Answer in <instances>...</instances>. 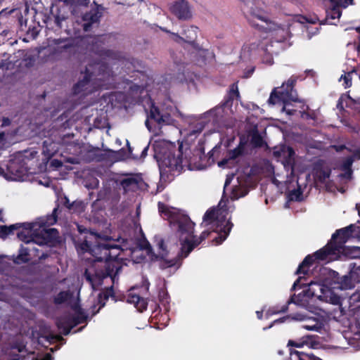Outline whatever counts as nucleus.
<instances>
[{
  "label": "nucleus",
  "mask_w": 360,
  "mask_h": 360,
  "mask_svg": "<svg viewBox=\"0 0 360 360\" xmlns=\"http://www.w3.org/2000/svg\"><path fill=\"white\" fill-rule=\"evenodd\" d=\"M30 260L29 249L21 245L18 255L13 259V262L17 264H22Z\"/></svg>",
  "instance_id": "25"
},
{
  "label": "nucleus",
  "mask_w": 360,
  "mask_h": 360,
  "mask_svg": "<svg viewBox=\"0 0 360 360\" xmlns=\"http://www.w3.org/2000/svg\"><path fill=\"white\" fill-rule=\"evenodd\" d=\"M115 283L112 282V285L106 288L104 290L101 292L98 295V302L100 304L98 310L93 313V315L97 314L99 310L105 305L106 301L109 299V297L114 298L115 297V294L114 292L113 285Z\"/></svg>",
  "instance_id": "19"
},
{
  "label": "nucleus",
  "mask_w": 360,
  "mask_h": 360,
  "mask_svg": "<svg viewBox=\"0 0 360 360\" xmlns=\"http://www.w3.org/2000/svg\"><path fill=\"white\" fill-rule=\"evenodd\" d=\"M72 297V293L70 290L60 291L54 297V303L56 304H61L70 300Z\"/></svg>",
  "instance_id": "32"
},
{
  "label": "nucleus",
  "mask_w": 360,
  "mask_h": 360,
  "mask_svg": "<svg viewBox=\"0 0 360 360\" xmlns=\"http://www.w3.org/2000/svg\"><path fill=\"white\" fill-rule=\"evenodd\" d=\"M76 314L73 316H68L73 328L77 326L79 324L84 323L87 319L88 316L85 314L83 309L78 307L75 309Z\"/></svg>",
  "instance_id": "24"
},
{
  "label": "nucleus",
  "mask_w": 360,
  "mask_h": 360,
  "mask_svg": "<svg viewBox=\"0 0 360 360\" xmlns=\"http://www.w3.org/2000/svg\"><path fill=\"white\" fill-rule=\"evenodd\" d=\"M229 160H231V159H229L228 157H226V158L223 159L221 161L219 162L218 165L219 167H224Z\"/></svg>",
  "instance_id": "62"
},
{
  "label": "nucleus",
  "mask_w": 360,
  "mask_h": 360,
  "mask_svg": "<svg viewBox=\"0 0 360 360\" xmlns=\"http://www.w3.org/2000/svg\"><path fill=\"white\" fill-rule=\"evenodd\" d=\"M345 173L344 174H341L340 176L342 178H345V179H351L352 177V169L351 171H344Z\"/></svg>",
  "instance_id": "59"
},
{
  "label": "nucleus",
  "mask_w": 360,
  "mask_h": 360,
  "mask_svg": "<svg viewBox=\"0 0 360 360\" xmlns=\"http://www.w3.org/2000/svg\"><path fill=\"white\" fill-rule=\"evenodd\" d=\"M149 117L159 124H169L172 120L169 113L160 110L153 103L150 106Z\"/></svg>",
  "instance_id": "14"
},
{
  "label": "nucleus",
  "mask_w": 360,
  "mask_h": 360,
  "mask_svg": "<svg viewBox=\"0 0 360 360\" xmlns=\"http://www.w3.org/2000/svg\"><path fill=\"white\" fill-rule=\"evenodd\" d=\"M355 158L360 160V148L356 150L354 153Z\"/></svg>",
  "instance_id": "64"
},
{
  "label": "nucleus",
  "mask_w": 360,
  "mask_h": 360,
  "mask_svg": "<svg viewBox=\"0 0 360 360\" xmlns=\"http://www.w3.org/2000/svg\"><path fill=\"white\" fill-rule=\"evenodd\" d=\"M302 25H303V28L308 33L309 38H311L314 34H316L317 32L319 31V29L317 27H316V31L311 33V32L309 31V29H310L309 25L310 24H302Z\"/></svg>",
  "instance_id": "55"
},
{
  "label": "nucleus",
  "mask_w": 360,
  "mask_h": 360,
  "mask_svg": "<svg viewBox=\"0 0 360 360\" xmlns=\"http://www.w3.org/2000/svg\"><path fill=\"white\" fill-rule=\"evenodd\" d=\"M239 97L240 93L238 89V85L236 83H233L231 85L229 94L227 96L224 98L225 101L224 105H226L229 104V103L231 102L234 99V98H238Z\"/></svg>",
  "instance_id": "29"
},
{
  "label": "nucleus",
  "mask_w": 360,
  "mask_h": 360,
  "mask_svg": "<svg viewBox=\"0 0 360 360\" xmlns=\"http://www.w3.org/2000/svg\"><path fill=\"white\" fill-rule=\"evenodd\" d=\"M290 303H295L294 300V296H292L289 301L287 302L285 304L282 306L281 308L278 307H274L272 309H269V311H271V314H278L280 312H285L288 309V304Z\"/></svg>",
  "instance_id": "38"
},
{
  "label": "nucleus",
  "mask_w": 360,
  "mask_h": 360,
  "mask_svg": "<svg viewBox=\"0 0 360 360\" xmlns=\"http://www.w3.org/2000/svg\"><path fill=\"white\" fill-rule=\"evenodd\" d=\"M1 17H13L18 19V22H27V20H23V16L22 15L21 11L19 8H12L10 10H8L7 8H4L0 11V18Z\"/></svg>",
  "instance_id": "23"
},
{
  "label": "nucleus",
  "mask_w": 360,
  "mask_h": 360,
  "mask_svg": "<svg viewBox=\"0 0 360 360\" xmlns=\"http://www.w3.org/2000/svg\"><path fill=\"white\" fill-rule=\"evenodd\" d=\"M246 144H247V141L244 139L240 138L239 143H238V146L236 147V148L238 149V150L243 154Z\"/></svg>",
  "instance_id": "52"
},
{
  "label": "nucleus",
  "mask_w": 360,
  "mask_h": 360,
  "mask_svg": "<svg viewBox=\"0 0 360 360\" xmlns=\"http://www.w3.org/2000/svg\"><path fill=\"white\" fill-rule=\"evenodd\" d=\"M295 22H308V23H310V22H315L313 21V20H309L307 19L304 16H299V17H297L295 20Z\"/></svg>",
  "instance_id": "57"
},
{
  "label": "nucleus",
  "mask_w": 360,
  "mask_h": 360,
  "mask_svg": "<svg viewBox=\"0 0 360 360\" xmlns=\"http://www.w3.org/2000/svg\"><path fill=\"white\" fill-rule=\"evenodd\" d=\"M356 226L354 224H350L345 228L336 230L332 235L330 242L333 245L338 249L341 254H344L349 257V249L352 247L345 246V243L350 238L354 236Z\"/></svg>",
  "instance_id": "8"
},
{
  "label": "nucleus",
  "mask_w": 360,
  "mask_h": 360,
  "mask_svg": "<svg viewBox=\"0 0 360 360\" xmlns=\"http://www.w3.org/2000/svg\"><path fill=\"white\" fill-rule=\"evenodd\" d=\"M297 79V77L292 75L286 82L283 83L282 87L283 89L282 91H277L275 88L271 91L268 99L269 104L274 105L275 104L282 101L284 104L283 110H285V106L288 104L289 101L300 103L301 101L298 98L297 91L294 89Z\"/></svg>",
  "instance_id": "6"
},
{
  "label": "nucleus",
  "mask_w": 360,
  "mask_h": 360,
  "mask_svg": "<svg viewBox=\"0 0 360 360\" xmlns=\"http://www.w3.org/2000/svg\"><path fill=\"white\" fill-rule=\"evenodd\" d=\"M122 188L127 191L129 190L131 187L135 186L138 184V181L134 177H127L123 179L120 182Z\"/></svg>",
  "instance_id": "33"
},
{
  "label": "nucleus",
  "mask_w": 360,
  "mask_h": 360,
  "mask_svg": "<svg viewBox=\"0 0 360 360\" xmlns=\"http://www.w3.org/2000/svg\"><path fill=\"white\" fill-rule=\"evenodd\" d=\"M352 275L354 282L360 283V266H358L352 270Z\"/></svg>",
  "instance_id": "48"
},
{
  "label": "nucleus",
  "mask_w": 360,
  "mask_h": 360,
  "mask_svg": "<svg viewBox=\"0 0 360 360\" xmlns=\"http://www.w3.org/2000/svg\"><path fill=\"white\" fill-rule=\"evenodd\" d=\"M78 25H80V24H77ZM94 24H81V25H82L83 27V29H84V32H89L90 31L92 25Z\"/></svg>",
  "instance_id": "61"
},
{
  "label": "nucleus",
  "mask_w": 360,
  "mask_h": 360,
  "mask_svg": "<svg viewBox=\"0 0 360 360\" xmlns=\"http://www.w3.org/2000/svg\"><path fill=\"white\" fill-rule=\"evenodd\" d=\"M22 225L17 223L9 226L6 225L0 226V238H6L8 235L12 234L15 230H19Z\"/></svg>",
  "instance_id": "28"
},
{
  "label": "nucleus",
  "mask_w": 360,
  "mask_h": 360,
  "mask_svg": "<svg viewBox=\"0 0 360 360\" xmlns=\"http://www.w3.org/2000/svg\"><path fill=\"white\" fill-rule=\"evenodd\" d=\"M349 250V257L360 258V247L353 246Z\"/></svg>",
  "instance_id": "47"
},
{
  "label": "nucleus",
  "mask_w": 360,
  "mask_h": 360,
  "mask_svg": "<svg viewBox=\"0 0 360 360\" xmlns=\"http://www.w3.org/2000/svg\"><path fill=\"white\" fill-rule=\"evenodd\" d=\"M112 77L113 72L108 63L98 62L94 64H89L85 68L83 78L73 86V92L75 94H87L91 91L89 88L94 77V79L105 81L108 80Z\"/></svg>",
  "instance_id": "4"
},
{
  "label": "nucleus",
  "mask_w": 360,
  "mask_h": 360,
  "mask_svg": "<svg viewBox=\"0 0 360 360\" xmlns=\"http://www.w3.org/2000/svg\"><path fill=\"white\" fill-rule=\"evenodd\" d=\"M105 12V8L102 4H98L95 1L90 3L89 8L84 16L85 22H99Z\"/></svg>",
  "instance_id": "11"
},
{
  "label": "nucleus",
  "mask_w": 360,
  "mask_h": 360,
  "mask_svg": "<svg viewBox=\"0 0 360 360\" xmlns=\"http://www.w3.org/2000/svg\"><path fill=\"white\" fill-rule=\"evenodd\" d=\"M246 144H247V141L244 139L240 138L239 143H238V146L236 147V148L238 149V150L243 154Z\"/></svg>",
  "instance_id": "51"
},
{
  "label": "nucleus",
  "mask_w": 360,
  "mask_h": 360,
  "mask_svg": "<svg viewBox=\"0 0 360 360\" xmlns=\"http://www.w3.org/2000/svg\"><path fill=\"white\" fill-rule=\"evenodd\" d=\"M56 326L64 335L70 334L71 330L73 328V326L68 316L61 317L56 320Z\"/></svg>",
  "instance_id": "21"
},
{
  "label": "nucleus",
  "mask_w": 360,
  "mask_h": 360,
  "mask_svg": "<svg viewBox=\"0 0 360 360\" xmlns=\"http://www.w3.org/2000/svg\"><path fill=\"white\" fill-rule=\"evenodd\" d=\"M242 155L243 153L240 152L238 149L235 148L233 150H229L227 151L226 157H228L229 159L233 160Z\"/></svg>",
  "instance_id": "43"
},
{
  "label": "nucleus",
  "mask_w": 360,
  "mask_h": 360,
  "mask_svg": "<svg viewBox=\"0 0 360 360\" xmlns=\"http://www.w3.org/2000/svg\"><path fill=\"white\" fill-rule=\"evenodd\" d=\"M342 78H343V79H344L345 88L351 86L352 80H351L350 75L349 74L347 75H342L340 79H342Z\"/></svg>",
  "instance_id": "54"
},
{
  "label": "nucleus",
  "mask_w": 360,
  "mask_h": 360,
  "mask_svg": "<svg viewBox=\"0 0 360 360\" xmlns=\"http://www.w3.org/2000/svg\"><path fill=\"white\" fill-rule=\"evenodd\" d=\"M57 212L58 208H54L52 214L47 216L46 219L41 223L40 233L38 234L41 236L43 243L50 245H56L60 242L59 232L56 229H46L45 227L46 225H53L56 223L58 219Z\"/></svg>",
  "instance_id": "7"
},
{
  "label": "nucleus",
  "mask_w": 360,
  "mask_h": 360,
  "mask_svg": "<svg viewBox=\"0 0 360 360\" xmlns=\"http://www.w3.org/2000/svg\"><path fill=\"white\" fill-rule=\"evenodd\" d=\"M11 349L13 350H16L18 353H22V352H26V346L22 342H17L15 343H14L12 347H11ZM19 354L20 358H23V356H25V355H22V354H16L14 355L13 356V359L14 358H18L17 355ZM13 359V358L11 359Z\"/></svg>",
  "instance_id": "37"
},
{
  "label": "nucleus",
  "mask_w": 360,
  "mask_h": 360,
  "mask_svg": "<svg viewBox=\"0 0 360 360\" xmlns=\"http://www.w3.org/2000/svg\"><path fill=\"white\" fill-rule=\"evenodd\" d=\"M127 302L130 304H133L140 312L145 311L148 307V302L145 298L133 292L129 293Z\"/></svg>",
  "instance_id": "18"
},
{
  "label": "nucleus",
  "mask_w": 360,
  "mask_h": 360,
  "mask_svg": "<svg viewBox=\"0 0 360 360\" xmlns=\"http://www.w3.org/2000/svg\"><path fill=\"white\" fill-rule=\"evenodd\" d=\"M302 328L307 330L318 331L320 326L317 323L314 325L304 324L302 325Z\"/></svg>",
  "instance_id": "50"
},
{
  "label": "nucleus",
  "mask_w": 360,
  "mask_h": 360,
  "mask_svg": "<svg viewBox=\"0 0 360 360\" xmlns=\"http://www.w3.org/2000/svg\"><path fill=\"white\" fill-rule=\"evenodd\" d=\"M340 7L332 4V8L326 11V17L325 20H320L319 22H326V20L330 18L332 20H335L336 18H339L342 15V11L340 10Z\"/></svg>",
  "instance_id": "27"
},
{
  "label": "nucleus",
  "mask_w": 360,
  "mask_h": 360,
  "mask_svg": "<svg viewBox=\"0 0 360 360\" xmlns=\"http://www.w3.org/2000/svg\"><path fill=\"white\" fill-rule=\"evenodd\" d=\"M354 283L355 282L354 281V278L352 275V271L350 272L349 276H344L342 278V281L340 282L342 288L345 289L352 288L354 286Z\"/></svg>",
  "instance_id": "34"
},
{
  "label": "nucleus",
  "mask_w": 360,
  "mask_h": 360,
  "mask_svg": "<svg viewBox=\"0 0 360 360\" xmlns=\"http://www.w3.org/2000/svg\"><path fill=\"white\" fill-rule=\"evenodd\" d=\"M89 5L90 0H72L68 6L72 15L84 20V16Z\"/></svg>",
  "instance_id": "13"
},
{
  "label": "nucleus",
  "mask_w": 360,
  "mask_h": 360,
  "mask_svg": "<svg viewBox=\"0 0 360 360\" xmlns=\"http://www.w3.org/2000/svg\"><path fill=\"white\" fill-rule=\"evenodd\" d=\"M203 222L212 224V231L218 234L213 239L216 245L221 244L226 239L233 226L230 219L226 220V214H219V210L214 207L206 211L203 216Z\"/></svg>",
  "instance_id": "5"
},
{
  "label": "nucleus",
  "mask_w": 360,
  "mask_h": 360,
  "mask_svg": "<svg viewBox=\"0 0 360 360\" xmlns=\"http://www.w3.org/2000/svg\"><path fill=\"white\" fill-rule=\"evenodd\" d=\"M63 204L69 210L74 209V205H75V203L70 202L67 197L64 198Z\"/></svg>",
  "instance_id": "56"
},
{
  "label": "nucleus",
  "mask_w": 360,
  "mask_h": 360,
  "mask_svg": "<svg viewBox=\"0 0 360 360\" xmlns=\"http://www.w3.org/2000/svg\"><path fill=\"white\" fill-rule=\"evenodd\" d=\"M188 150H183V143H181L177 147L171 144L155 151V157L158 163L162 181H172L175 176L181 173L184 167L190 165L186 155Z\"/></svg>",
  "instance_id": "3"
},
{
  "label": "nucleus",
  "mask_w": 360,
  "mask_h": 360,
  "mask_svg": "<svg viewBox=\"0 0 360 360\" xmlns=\"http://www.w3.org/2000/svg\"><path fill=\"white\" fill-rule=\"evenodd\" d=\"M330 169L318 168L315 169V178L321 183H324L330 176Z\"/></svg>",
  "instance_id": "30"
},
{
  "label": "nucleus",
  "mask_w": 360,
  "mask_h": 360,
  "mask_svg": "<svg viewBox=\"0 0 360 360\" xmlns=\"http://www.w3.org/2000/svg\"><path fill=\"white\" fill-rule=\"evenodd\" d=\"M350 300L354 304L355 307L360 309V292L354 293L351 296Z\"/></svg>",
  "instance_id": "46"
},
{
  "label": "nucleus",
  "mask_w": 360,
  "mask_h": 360,
  "mask_svg": "<svg viewBox=\"0 0 360 360\" xmlns=\"http://www.w3.org/2000/svg\"><path fill=\"white\" fill-rule=\"evenodd\" d=\"M51 13L55 17V22H61L67 19V14L63 13H61L60 8L53 7L51 8Z\"/></svg>",
  "instance_id": "36"
},
{
  "label": "nucleus",
  "mask_w": 360,
  "mask_h": 360,
  "mask_svg": "<svg viewBox=\"0 0 360 360\" xmlns=\"http://www.w3.org/2000/svg\"><path fill=\"white\" fill-rule=\"evenodd\" d=\"M256 29H257L261 32L266 34L265 36L261 35L260 37L263 39H266L270 37L271 39H275L278 41H281L285 39V37L284 35H281L278 39L276 38V36L278 34L279 32H283V30H282L278 24H272L274 27L266 28L263 25L259 24H253Z\"/></svg>",
  "instance_id": "15"
},
{
  "label": "nucleus",
  "mask_w": 360,
  "mask_h": 360,
  "mask_svg": "<svg viewBox=\"0 0 360 360\" xmlns=\"http://www.w3.org/2000/svg\"><path fill=\"white\" fill-rule=\"evenodd\" d=\"M282 153H283V156L288 160H290L293 158L295 155V151L291 147H285L283 146L279 150H274V155L276 157H281L282 156Z\"/></svg>",
  "instance_id": "31"
},
{
  "label": "nucleus",
  "mask_w": 360,
  "mask_h": 360,
  "mask_svg": "<svg viewBox=\"0 0 360 360\" xmlns=\"http://www.w3.org/2000/svg\"><path fill=\"white\" fill-rule=\"evenodd\" d=\"M6 170L13 179L20 178L27 172L24 164L17 160H9L6 165Z\"/></svg>",
  "instance_id": "16"
},
{
  "label": "nucleus",
  "mask_w": 360,
  "mask_h": 360,
  "mask_svg": "<svg viewBox=\"0 0 360 360\" xmlns=\"http://www.w3.org/2000/svg\"><path fill=\"white\" fill-rule=\"evenodd\" d=\"M354 162V158L352 156L346 158L341 165V169L342 171H351L352 166Z\"/></svg>",
  "instance_id": "39"
},
{
  "label": "nucleus",
  "mask_w": 360,
  "mask_h": 360,
  "mask_svg": "<svg viewBox=\"0 0 360 360\" xmlns=\"http://www.w3.org/2000/svg\"><path fill=\"white\" fill-rule=\"evenodd\" d=\"M356 32L359 34L357 39L359 40V43L356 46V50L358 53H360V27H356Z\"/></svg>",
  "instance_id": "58"
},
{
  "label": "nucleus",
  "mask_w": 360,
  "mask_h": 360,
  "mask_svg": "<svg viewBox=\"0 0 360 360\" xmlns=\"http://www.w3.org/2000/svg\"><path fill=\"white\" fill-rule=\"evenodd\" d=\"M148 150V146H146L143 149V150L141 152V158H144L147 155Z\"/></svg>",
  "instance_id": "63"
},
{
  "label": "nucleus",
  "mask_w": 360,
  "mask_h": 360,
  "mask_svg": "<svg viewBox=\"0 0 360 360\" xmlns=\"http://www.w3.org/2000/svg\"><path fill=\"white\" fill-rule=\"evenodd\" d=\"M157 246L158 248V254L162 257L167 256L168 254V252L167 250V246L165 244V241L163 239H160L157 243Z\"/></svg>",
  "instance_id": "41"
},
{
  "label": "nucleus",
  "mask_w": 360,
  "mask_h": 360,
  "mask_svg": "<svg viewBox=\"0 0 360 360\" xmlns=\"http://www.w3.org/2000/svg\"><path fill=\"white\" fill-rule=\"evenodd\" d=\"M315 262H316V260L314 259V254L308 255L304 257L303 261L298 266V268L295 272L296 274H307L309 267L311 266Z\"/></svg>",
  "instance_id": "22"
},
{
  "label": "nucleus",
  "mask_w": 360,
  "mask_h": 360,
  "mask_svg": "<svg viewBox=\"0 0 360 360\" xmlns=\"http://www.w3.org/2000/svg\"><path fill=\"white\" fill-rule=\"evenodd\" d=\"M302 195L300 189H293L290 193V198L291 200L300 201L301 200V195Z\"/></svg>",
  "instance_id": "44"
},
{
  "label": "nucleus",
  "mask_w": 360,
  "mask_h": 360,
  "mask_svg": "<svg viewBox=\"0 0 360 360\" xmlns=\"http://www.w3.org/2000/svg\"><path fill=\"white\" fill-rule=\"evenodd\" d=\"M51 165L55 167H60L62 166V162L60 160L54 159L51 162Z\"/></svg>",
  "instance_id": "60"
},
{
  "label": "nucleus",
  "mask_w": 360,
  "mask_h": 360,
  "mask_svg": "<svg viewBox=\"0 0 360 360\" xmlns=\"http://www.w3.org/2000/svg\"><path fill=\"white\" fill-rule=\"evenodd\" d=\"M115 243L116 240L109 236H98L94 243L85 240L80 244L81 250L89 252L97 262H102L94 264L84 273L86 281L94 290L101 286L108 277L113 283L118 282V274L122 268V259L119 256L124 250Z\"/></svg>",
  "instance_id": "1"
},
{
  "label": "nucleus",
  "mask_w": 360,
  "mask_h": 360,
  "mask_svg": "<svg viewBox=\"0 0 360 360\" xmlns=\"http://www.w3.org/2000/svg\"><path fill=\"white\" fill-rule=\"evenodd\" d=\"M198 27L193 24H181V38L187 43L193 45L200 56H205L207 49H202L195 44Z\"/></svg>",
  "instance_id": "9"
},
{
  "label": "nucleus",
  "mask_w": 360,
  "mask_h": 360,
  "mask_svg": "<svg viewBox=\"0 0 360 360\" xmlns=\"http://www.w3.org/2000/svg\"><path fill=\"white\" fill-rule=\"evenodd\" d=\"M159 212L167 217L170 223L177 226L181 250L178 255L181 259L187 257L189 254L203 240L207 238L211 231H204L199 237L194 234L195 223L190 217L174 209L171 210L162 202L158 203Z\"/></svg>",
  "instance_id": "2"
},
{
  "label": "nucleus",
  "mask_w": 360,
  "mask_h": 360,
  "mask_svg": "<svg viewBox=\"0 0 360 360\" xmlns=\"http://www.w3.org/2000/svg\"><path fill=\"white\" fill-rule=\"evenodd\" d=\"M250 143L255 148H260L264 145V140L262 136L256 131L252 134Z\"/></svg>",
  "instance_id": "35"
},
{
  "label": "nucleus",
  "mask_w": 360,
  "mask_h": 360,
  "mask_svg": "<svg viewBox=\"0 0 360 360\" xmlns=\"http://www.w3.org/2000/svg\"><path fill=\"white\" fill-rule=\"evenodd\" d=\"M304 345V342H297L295 340H290L288 342V346H292L297 348L302 347Z\"/></svg>",
  "instance_id": "53"
},
{
  "label": "nucleus",
  "mask_w": 360,
  "mask_h": 360,
  "mask_svg": "<svg viewBox=\"0 0 360 360\" xmlns=\"http://www.w3.org/2000/svg\"><path fill=\"white\" fill-rule=\"evenodd\" d=\"M100 55L110 58H117V53L110 49H103L101 51Z\"/></svg>",
  "instance_id": "45"
},
{
  "label": "nucleus",
  "mask_w": 360,
  "mask_h": 360,
  "mask_svg": "<svg viewBox=\"0 0 360 360\" xmlns=\"http://www.w3.org/2000/svg\"><path fill=\"white\" fill-rule=\"evenodd\" d=\"M85 160L90 162H101L104 160V154L99 148L91 147L89 148L84 155Z\"/></svg>",
  "instance_id": "20"
},
{
  "label": "nucleus",
  "mask_w": 360,
  "mask_h": 360,
  "mask_svg": "<svg viewBox=\"0 0 360 360\" xmlns=\"http://www.w3.org/2000/svg\"><path fill=\"white\" fill-rule=\"evenodd\" d=\"M290 358L291 360H322L313 354L310 355L296 350H290Z\"/></svg>",
  "instance_id": "26"
},
{
  "label": "nucleus",
  "mask_w": 360,
  "mask_h": 360,
  "mask_svg": "<svg viewBox=\"0 0 360 360\" xmlns=\"http://www.w3.org/2000/svg\"><path fill=\"white\" fill-rule=\"evenodd\" d=\"M23 224L20 226V229L18 230L17 236L18 238L25 242L29 243L32 240V234L34 231L35 224L34 223H20Z\"/></svg>",
  "instance_id": "17"
},
{
  "label": "nucleus",
  "mask_w": 360,
  "mask_h": 360,
  "mask_svg": "<svg viewBox=\"0 0 360 360\" xmlns=\"http://www.w3.org/2000/svg\"><path fill=\"white\" fill-rule=\"evenodd\" d=\"M341 253L338 251L330 241H329L324 247L316 251L314 253V259L316 262L324 261L328 258H338Z\"/></svg>",
  "instance_id": "12"
},
{
  "label": "nucleus",
  "mask_w": 360,
  "mask_h": 360,
  "mask_svg": "<svg viewBox=\"0 0 360 360\" xmlns=\"http://www.w3.org/2000/svg\"><path fill=\"white\" fill-rule=\"evenodd\" d=\"M39 27H43V26H41V24H37V26H34L32 28L29 27L27 30V34L30 35L32 37V39H35L40 31Z\"/></svg>",
  "instance_id": "42"
},
{
  "label": "nucleus",
  "mask_w": 360,
  "mask_h": 360,
  "mask_svg": "<svg viewBox=\"0 0 360 360\" xmlns=\"http://www.w3.org/2000/svg\"><path fill=\"white\" fill-rule=\"evenodd\" d=\"M332 4L340 8H347L349 5L354 4V0H329Z\"/></svg>",
  "instance_id": "40"
},
{
  "label": "nucleus",
  "mask_w": 360,
  "mask_h": 360,
  "mask_svg": "<svg viewBox=\"0 0 360 360\" xmlns=\"http://www.w3.org/2000/svg\"><path fill=\"white\" fill-rule=\"evenodd\" d=\"M72 203L76 205H74V209L70 210V211L73 212H79L82 210V202L81 201H74Z\"/></svg>",
  "instance_id": "49"
},
{
  "label": "nucleus",
  "mask_w": 360,
  "mask_h": 360,
  "mask_svg": "<svg viewBox=\"0 0 360 360\" xmlns=\"http://www.w3.org/2000/svg\"><path fill=\"white\" fill-rule=\"evenodd\" d=\"M170 11L180 20H188L192 17L191 6L187 0H176L170 6Z\"/></svg>",
  "instance_id": "10"
}]
</instances>
